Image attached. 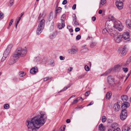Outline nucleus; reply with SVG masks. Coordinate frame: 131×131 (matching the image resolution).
Instances as JSON below:
<instances>
[{"label": "nucleus", "instance_id": "nucleus-1", "mask_svg": "<svg viewBox=\"0 0 131 131\" xmlns=\"http://www.w3.org/2000/svg\"><path fill=\"white\" fill-rule=\"evenodd\" d=\"M47 119L46 114L42 112L40 113L38 115L27 121V125L29 131H35L45 123Z\"/></svg>", "mask_w": 131, "mask_h": 131}, {"label": "nucleus", "instance_id": "nucleus-2", "mask_svg": "<svg viewBox=\"0 0 131 131\" xmlns=\"http://www.w3.org/2000/svg\"><path fill=\"white\" fill-rule=\"evenodd\" d=\"M27 53L26 49H22L21 48H18L16 51L13 55V57L18 59L20 57H23L25 56Z\"/></svg>", "mask_w": 131, "mask_h": 131}, {"label": "nucleus", "instance_id": "nucleus-3", "mask_svg": "<svg viewBox=\"0 0 131 131\" xmlns=\"http://www.w3.org/2000/svg\"><path fill=\"white\" fill-rule=\"evenodd\" d=\"M111 30L112 31V33H110L109 32L111 36L114 37V39L116 42L118 43L120 42L122 40V36L119 35L118 34L116 33V32L112 29H111Z\"/></svg>", "mask_w": 131, "mask_h": 131}, {"label": "nucleus", "instance_id": "nucleus-4", "mask_svg": "<svg viewBox=\"0 0 131 131\" xmlns=\"http://www.w3.org/2000/svg\"><path fill=\"white\" fill-rule=\"evenodd\" d=\"M45 23V20L44 19H42L40 22L37 29L36 33L37 34L39 35L41 32L44 27Z\"/></svg>", "mask_w": 131, "mask_h": 131}, {"label": "nucleus", "instance_id": "nucleus-5", "mask_svg": "<svg viewBox=\"0 0 131 131\" xmlns=\"http://www.w3.org/2000/svg\"><path fill=\"white\" fill-rule=\"evenodd\" d=\"M114 26L119 31H122L123 28V26L121 22L119 21L114 22Z\"/></svg>", "mask_w": 131, "mask_h": 131}, {"label": "nucleus", "instance_id": "nucleus-6", "mask_svg": "<svg viewBox=\"0 0 131 131\" xmlns=\"http://www.w3.org/2000/svg\"><path fill=\"white\" fill-rule=\"evenodd\" d=\"M124 0H117L115 3L116 6L119 9H122L123 7V2Z\"/></svg>", "mask_w": 131, "mask_h": 131}, {"label": "nucleus", "instance_id": "nucleus-7", "mask_svg": "<svg viewBox=\"0 0 131 131\" xmlns=\"http://www.w3.org/2000/svg\"><path fill=\"white\" fill-rule=\"evenodd\" d=\"M120 116V118L122 120H124L127 117V113L125 108L122 111Z\"/></svg>", "mask_w": 131, "mask_h": 131}, {"label": "nucleus", "instance_id": "nucleus-8", "mask_svg": "<svg viewBox=\"0 0 131 131\" xmlns=\"http://www.w3.org/2000/svg\"><path fill=\"white\" fill-rule=\"evenodd\" d=\"M11 45L9 46L7 49L4 52L3 54V58L6 59L8 56L10 51V49L12 47Z\"/></svg>", "mask_w": 131, "mask_h": 131}, {"label": "nucleus", "instance_id": "nucleus-9", "mask_svg": "<svg viewBox=\"0 0 131 131\" xmlns=\"http://www.w3.org/2000/svg\"><path fill=\"white\" fill-rule=\"evenodd\" d=\"M122 38L124 40V41L125 42H126L127 41L129 40V33L128 32L124 33L122 35Z\"/></svg>", "mask_w": 131, "mask_h": 131}, {"label": "nucleus", "instance_id": "nucleus-10", "mask_svg": "<svg viewBox=\"0 0 131 131\" xmlns=\"http://www.w3.org/2000/svg\"><path fill=\"white\" fill-rule=\"evenodd\" d=\"M78 51V49H71L69 50L68 51V52L69 53L71 54H75Z\"/></svg>", "mask_w": 131, "mask_h": 131}, {"label": "nucleus", "instance_id": "nucleus-11", "mask_svg": "<svg viewBox=\"0 0 131 131\" xmlns=\"http://www.w3.org/2000/svg\"><path fill=\"white\" fill-rule=\"evenodd\" d=\"M113 108L114 111L116 112L120 110V107L118 103L114 104L113 107Z\"/></svg>", "mask_w": 131, "mask_h": 131}, {"label": "nucleus", "instance_id": "nucleus-12", "mask_svg": "<svg viewBox=\"0 0 131 131\" xmlns=\"http://www.w3.org/2000/svg\"><path fill=\"white\" fill-rule=\"evenodd\" d=\"M37 68L36 67L32 68L30 70V72L31 74H35L37 72Z\"/></svg>", "mask_w": 131, "mask_h": 131}, {"label": "nucleus", "instance_id": "nucleus-13", "mask_svg": "<svg viewBox=\"0 0 131 131\" xmlns=\"http://www.w3.org/2000/svg\"><path fill=\"white\" fill-rule=\"evenodd\" d=\"M126 46H125L122 49V51L121 56H123L125 55L127 52V51L126 50Z\"/></svg>", "mask_w": 131, "mask_h": 131}, {"label": "nucleus", "instance_id": "nucleus-14", "mask_svg": "<svg viewBox=\"0 0 131 131\" xmlns=\"http://www.w3.org/2000/svg\"><path fill=\"white\" fill-rule=\"evenodd\" d=\"M126 23L127 27L131 29V21L129 20H127Z\"/></svg>", "mask_w": 131, "mask_h": 131}, {"label": "nucleus", "instance_id": "nucleus-15", "mask_svg": "<svg viewBox=\"0 0 131 131\" xmlns=\"http://www.w3.org/2000/svg\"><path fill=\"white\" fill-rule=\"evenodd\" d=\"M99 128L100 131H103L105 129V127L103 126L102 124H101L99 125Z\"/></svg>", "mask_w": 131, "mask_h": 131}, {"label": "nucleus", "instance_id": "nucleus-16", "mask_svg": "<svg viewBox=\"0 0 131 131\" xmlns=\"http://www.w3.org/2000/svg\"><path fill=\"white\" fill-rule=\"evenodd\" d=\"M112 69L113 68H110L106 71L104 74H102L101 75V76L107 75L108 74H109L111 72Z\"/></svg>", "mask_w": 131, "mask_h": 131}, {"label": "nucleus", "instance_id": "nucleus-17", "mask_svg": "<svg viewBox=\"0 0 131 131\" xmlns=\"http://www.w3.org/2000/svg\"><path fill=\"white\" fill-rule=\"evenodd\" d=\"M111 29H109L108 30H107L106 29H104L102 31V32L103 34H106L107 32H108V33L110 34L109 33L110 32V33H112V31L111 30Z\"/></svg>", "mask_w": 131, "mask_h": 131}, {"label": "nucleus", "instance_id": "nucleus-18", "mask_svg": "<svg viewBox=\"0 0 131 131\" xmlns=\"http://www.w3.org/2000/svg\"><path fill=\"white\" fill-rule=\"evenodd\" d=\"M66 19V16L64 15H63L61 17V20L62 23V25H64V21Z\"/></svg>", "mask_w": 131, "mask_h": 131}, {"label": "nucleus", "instance_id": "nucleus-19", "mask_svg": "<svg viewBox=\"0 0 131 131\" xmlns=\"http://www.w3.org/2000/svg\"><path fill=\"white\" fill-rule=\"evenodd\" d=\"M57 34V32L55 31L54 32L53 34H51L50 36V38L51 39H53L55 37L56 35Z\"/></svg>", "mask_w": 131, "mask_h": 131}, {"label": "nucleus", "instance_id": "nucleus-20", "mask_svg": "<svg viewBox=\"0 0 131 131\" xmlns=\"http://www.w3.org/2000/svg\"><path fill=\"white\" fill-rule=\"evenodd\" d=\"M110 77H111V76L110 77V76L108 77V82L110 84H113L114 83L113 80L110 78Z\"/></svg>", "mask_w": 131, "mask_h": 131}, {"label": "nucleus", "instance_id": "nucleus-21", "mask_svg": "<svg viewBox=\"0 0 131 131\" xmlns=\"http://www.w3.org/2000/svg\"><path fill=\"white\" fill-rule=\"evenodd\" d=\"M122 99L124 102L128 100V98L126 95H123L121 97Z\"/></svg>", "mask_w": 131, "mask_h": 131}, {"label": "nucleus", "instance_id": "nucleus-22", "mask_svg": "<svg viewBox=\"0 0 131 131\" xmlns=\"http://www.w3.org/2000/svg\"><path fill=\"white\" fill-rule=\"evenodd\" d=\"M65 26V24L64 25H62V23L61 22V24H59L58 25V27L60 29H61L62 28H63Z\"/></svg>", "mask_w": 131, "mask_h": 131}, {"label": "nucleus", "instance_id": "nucleus-23", "mask_svg": "<svg viewBox=\"0 0 131 131\" xmlns=\"http://www.w3.org/2000/svg\"><path fill=\"white\" fill-rule=\"evenodd\" d=\"M106 2V0H101L100 6H102V5L104 4Z\"/></svg>", "mask_w": 131, "mask_h": 131}, {"label": "nucleus", "instance_id": "nucleus-24", "mask_svg": "<svg viewBox=\"0 0 131 131\" xmlns=\"http://www.w3.org/2000/svg\"><path fill=\"white\" fill-rule=\"evenodd\" d=\"M111 94L109 92H107L106 95L107 99H109L110 96H111Z\"/></svg>", "mask_w": 131, "mask_h": 131}, {"label": "nucleus", "instance_id": "nucleus-25", "mask_svg": "<svg viewBox=\"0 0 131 131\" xmlns=\"http://www.w3.org/2000/svg\"><path fill=\"white\" fill-rule=\"evenodd\" d=\"M124 107H128L129 106V103L128 102H125L124 103Z\"/></svg>", "mask_w": 131, "mask_h": 131}, {"label": "nucleus", "instance_id": "nucleus-26", "mask_svg": "<svg viewBox=\"0 0 131 131\" xmlns=\"http://www.w3.org/2000/svg\"><path fill=\"white\" fill-rule=\"evenodd\" d=\"M107 119V118L106 117L104 116H102V122L103 123H104L105 122Z\"/></svg>", "mask_w": 131, "mask_h": 131}, {"label": "nucleus", "instance_id": "nucleus-27", "mask_svg": "<svg viewBox=\"0 0 131 131\" xmlns=\"http://www.w3.org/2000/svg\"><path fill=\"white\" fill-rule=\"evenodd\" d=\"M14 0H10L9 4V6H12L14 4Z\"/></svg>", "mask_w": 131, "mask_h": 131}, {"label": "nucleus", "instance_id": "nucleus-28", "mask_svg": "<svg viewBox=\"0 0 131 131\" xmlns=\"http://www.w3.org/2000/svg\"><path fill=\"white\" fill-rule=\"evenodd\" d=\"M96 43L95 42H92L90 45V47L91 48H93L96 45Z\"/></svg>", "mask_w": 131, "mask_h": 131}, {"label": "nucleus", "instance_id": "nucleus-29", "mask_svg": "<svg viewBox=\"0 0 131 131\" xmlns=\"http://www.w3.org/2000/svg\"><path fill=\"white\" fill-rule=\"evenodd\" d=\"M79 100V98H77L73 101L72 104H73L77 103Z\"/></svg>", "mask_w": 131, "mask_h": 131}, {"label": "nucleus", "instance_id": "nucleus-30", "mask_svg": "<svg viewBox=\"0 0 131 131\" xmlns=\"http://www.w3.org/2000/svg\"><path fill=\"white\" fill-rule=\"evenodd\" d=\"M61 8L60 7H58L57 9L56 10V13H59L61 11Z\"/></svg>", "mask_w": 131, "mask_h": 131}, {"label": "nucleus", "instance_id": "nucleus-31", "mask_svg": "<svg viewBox=\"0 0 131 131\" xmlns=\"http://www.w3.org/2000/svg\"><path fill=\"white\" fill-rule=\"evenodd\" d=\"M131 61V57H130L127 60L126 62V64H128L130 63Z\"/></svg>", "mask_w": 131, "mask_h": 131}, {"label": "nucleus", "instance_id": "nucleus-32", "mask_svg": "<svg viewBox=\"0 0 131 131\" xmlns=\"http://www.w3.org/2000/svg\"><path fill=\"white\" fill-rule=\"evenodd\" d=\"M4 107L5 109H7L9 108V105L8 104H5L4 105Z\"/></svg>", "mask_w": 131, "mask_h": 131}, {"label": "nucleus", "instance_id": "nucleus-33", "mask_svg": "<svg viewBox=\"0 0 131 131\" xmlns=\"http://www.w3.org/2000/svg\"><path fill=\"white\" fill-rule=\"evenodd\" d=\"M25 74L24 72H22L20 73L19 74V75L20 77H23L24 76Z\"/></svg>", "mask_w": 131, "mask_h": 131}, {"label": "nucleus", "instance_id": "nucleus-34", "mask_svg": "<svg viewBox=\"0 0 131 131\" xmlns=\"http://www.w3.org/2000/svg\"><path fill=\"white\" fill-rule=\"evenodd\" d=\"M128 127H124L123 128L122 131H128Z\"/></svg>", "mask_w": 131, "mask_h": 131}, {"label": "nucleus", "instance_id": "nucleus-35", "mask_svg": "<svg viewBox=\"0 0 131 131\" xmlns=\"http://www.w3.org/2000/svg\"><path fill=\"white\" fill-rule=\"evenodd\" d=\"M85 70L86 71H88L89 70V67L87 65H86L85 67Z\"/></svg>", "mask_w": 131, "mask_h": 131}, {"label": "nucleus", "instance_id": "nucleus-36", "mask_svg": "<svg viewBox=\"0 0 131 131\" xmlns=\"http://www.w3.org/2000/svg\"><path fill=\"white\" fill-rule=\"evenodd\" d=\"M73 21L77 20V17L75 14H74L73 15Z\"/></svg>", "mask_w": 131, "mask_h": 131}, {"label": "nucleus", "instance_id": "nucleus-37", "mask_svg": "<svg viewBox=\"0 0 131 131\" xmlns=\"http://www.w3.org/2000/svg\"><path fill=\"white\" fill-rule=\"evenodd\" d=\"M120 67V66L119 65H117L115 66L114 67V68L115 70H117Z\"/></svg>", "mask_w": 131, "mask_h": 131}, {"label": "nucleus", "instance_id": "nucleus-38", "mask_svg": "<svg viewBox=\"0 0 131 131\" xmlns=\"http://www.w3.org/2000/svg\"><path fill=\"white\" fill-rule=\"evenodd\" d=\"M4 17V14L2 13H0V18L2 19H3Z\"/></svg>", "mask_w": 131, "mask_h": 131}, {"label": "nucleus", "instance_id": "nucleus-39", "mask_svg": "<svg viewBox=\"0 0 131 131\" xmlns=\"http://www.w3.org/2000/svg\"><path fill=\"white\" fill-rule=\"evenodd\" d=\"M123 69L125 72H127L128 70V69L127 68H123Z\"/></svg>", "mask_w": 131, "mask_h": 131}, {"label": "nucleus", "instance_id": "nucleus-40", "mask_svg": "<svg viewBox=\"0 0 131 131\" xmlns=\"http://www.w3.org/2000/svg\"><path fill=\"white\" fill-rule=\"evenodd\" d=\"M81 36L80 35H79L77 36L76 37V39L77 40H79L81 39Z\"/></svg>", "mask_w": 131, "mask_h": 131}, {"label": "nucleus", "instance_id": "nucleus-41", "mask_svg": "<svg viewBox=\"0 0 131 131\" xmlns=\"http://www.w3.org/2000/svg\"><path fill=\"white\" fill-rule=\"evenodd\" d=\"M90 93V91H88L85 92V95L86 96H88L89 95V94Z\"/></svg>", "mask_w": 131, "mask_h": 131}, {"label": "nucleus", "instance_id": "nucleus-42", "mask_svg": "<svg viewBox=\"0 0 131 131\" xmlns=\"http://www.w3.org/2000/svg\"><path fill=\"white\" fill-rule=\"evenodd\" d=\"M74 24L76 25H79V23L76 20L73 21Z\"/></svg>", "mask_w": 131, "mask_h": 131}, {"label": "nucleus", "instance_id": "nucleus-43", "mask_svg": "<svg viewBox=\"0 0 131 131\" xmlns=\"http://www.w3.org/2000/svg\"><path fill=\"white\" fill-rule=\"evenodd\" d=\"M121 129L119 128H117L116 129H114L113 131H121Z\"/></svg>", "mask_w": 131, "mask_h": 131}, {"label": "nucleus", "instance_id": "nucleus-44", "mask_svg": "<svg viewBox=\"0 0 131 131\" xmlns=\"http://www.w3.org/2000/svg\"><path fill=\"white\" fill-rule=\"evenodd\" d=\"M80 30V28L78 27L76 28L75 29V31L76 32H78Z\"/></svg>", "mask_w": 131, "mask_h": 131}, {"label": "nucleus", "instance_id": "nucleus-45", "mask_svg": "<svg viewBox=\"0 0 131 131\" xmlns=\"http://www.w3.org/2000/svg\"><path fill=\"white\" fill-rule=\"evenodd\" d=\"M116 125V124H113L111 125V127L112 128H115V125Z\"/></svg>", "mask_w": 131, "mask_h": 131}, {"label": "nucleus", "instance_id": "nucleus-46", "mask_svg": "<svg viewBox=\"0 0 131 131\" xmlns=\"http://www.w3.org/2000/svg\"><path fill=\"white\" fill-rule=\"evenodd\" d=\"M20 19H21L20 17H18V18H17V24H18Z\"/></svg>", "mask_w": 131, "mask_h": 131}, {"label": "nucleus", "instance_id": "nucleus-47", "mask_svg": "<svg viewBox=\"0 0 131 131\" xmlns=\"http://www.w3.org/2000/svg\"><path fill=\"white\" fill-rule=\"evenodd\" d=\"M67 0H64L62 3V4L63 5H65L67 4Z\"/></svg>", "mask_w": 131, "mask_h": 131}, {"label": "nucleus", "instance_id": "nucleus-48", "mask_svg": "<svg viewBox=\"0 0 131 131\" xmlns=\"http://www.w3.org/2000/svg\"><path fill=\"white\" fill-rule=\"evenodd\" d=\"M76 5L75 4H74L72 7V9L73 10H74L76 9Z\"/></svg>", "mask_w": 131, "mask_h": 131}, {"label": "nucleus", "instance_id": "nucleus-49", "mask_svg": "<svg viewBox=\"0 0 131 131\" xmlns=\"http://www.w3.org/2000/svg\"><path fill=\"white\" fill-rule=\"evenodd\" d=\"M68 87H65L61 91H60V92H61L62 91H64V90H66L68 88Z\"/></svg>", "mask_w": 131, "mask_h": 131}, {"label": "nucleus", "instance_id": "nucleus-50", "mask_svg": "<svg viewBox=\"0 0 131 131\" xmlns=\"http://www.w3.org/2000/svg\"><path fill=\"white\" fill-rule=\"evenodd\" d=\"M60 59L61 60H63L64 59V58L62 56H61L60 57Z\"/></svg>", "mask_w": 131, "mask_h": 131}, {"label": "nucleus", "instance_id": "nucleus-51", "mask_svg": "<svg viewBox=\"0 0 131 131\" xmlns=\"http://www.w3.org/2000/svg\"><path fill=\"white\" fill-rule=\"evenodd\" d=\"M49 79L48 77H47L43 79V80L44 81H46L48 80Z\"/></svg>", "mask_w": 131, "mask_h": 131}, {"label": "nucleus", "instance_id": "nucleus-52", "mask_svg": "<svg viewBox=\"0 0 131 131\" xmlns=\"http://www.w3.org/2000/svg\"><path fill=\"white\" fill-rule=\"evenodd\" d=\"M13 22V19H12L11 20L9 23V26H10L12 24V23Z\"/></svg>", "mask_w": 131, "mask_h": 131}, {"label": "nucleus", "instance_id": "nucleus-53", "mask_svg": "<svg viewBox=\"0 0 131 131\" xmlns=\"http://www.w3.org/2000/svg\"><path fill=\"white\" fill-rule=\"evenodd\" d=\"M96 19V18L95 16H93L92 18V20L93 21H94Z\"/></svg>", "mask_w": 131, "mask_h": 131}, {"label": "nucleus", "instance_id": "nucleus-54", "mask_svg": "<svg viewBox=\"0 0 131 131\" xmlns=\"http://www.w3.org/2000/svg\"><path fill=\"white\" fill-rule=\"evenodd\" d=\"M93 103H94L93 102V101H92L89 104H88L87 105V106H88L91 105L93 104Z\"/></svg>", "mask_w": 131, "mask_h": 131}, {"label": "nucleus", "instance_id": "nucleus-55", "mask_svg": "<svg viewBox=\"0 0 131 131\" xmlns=\"http://www.w3.org/2000/svg\"><path fill=\"white\" fill-rule=\"evenodd\" d=\"M66 122L67 123H69L70 122V120L69 119H67L66 121Z\"/></svg>", "mask_w": 131, "mask_h": 131}, {"label": "nucleus", "instance_id": "nucleus-56", "mask_svg": "<svg viewBox=\"0 0 131 131\" xmlns=\"http://www.w3.org/2000/svg\"><path fill=\"white\" fill-rule=\"evenodd\" d=\"M73 68L72 67H70L69 69H68V70L70 71H71L72 70Z\"/></svg>", "mask_w": 131, "mask_h": 131}, {"label": "nucleus", "instance_id": "nucleus-57", "mask_svg": "<svg viewBox=\"0 0 131 131\" xmlns=\"http://www.w3.org/2000/svg\"><path fill=\"white\" fill-rule=\"evenodd\" d=\"M110 17L111 18V19L112 20H114V18L113 16H111Z\"/></svg>", "mask_w": 131, "mask_h": 131}, {"label": "nucleus", "instance_id": "nucleus-58", "mask_svg": "<svg viewBox=\"0 0 131 131\" xmlns=\"http://www.w3.org/2000/svg\"><path fill=\"white\" fill-rule=\"evenodd\" d=\"M128 131H131V126H130L128 127Z\"/></svg>", "mask_w": 131, "mask_h": 131}, {"label": "nucleus", "instance_id": "nucleus-59", "mask_svg": "<svg viewBox=\"0 0 131 131\" xmlns=\"http://www.w3.org/2000/svg\"><path fill=\"white\" fill-rule=\"evenodd\" d=\"M102 13V10H100L99 11V13L100 14H101Z\"/></svg>", "mask_w": 131, "mask_h": 131}, {"label": "nucleus", "instance_id": "nucleus-60", "mask_svg": "<svg viewBox=\"0 0 131 131\" xmlns=\"http://www.w3.org/2000/svg\"><path fill=\"white\" fill-rule=\"evenodd\" d=\"M69 31L70 32H73V30L72 29H69Z\"/></svg>", "mask_w": 131, "mask_h": 131}, {"label": "nucleus", "instance_id": "nucleus-61", "mask_svg": "<svg viewBox=\"0 0 131 131\" xmlns=\"http://www.w3.org/2000/svg\"><path fill=\"white\" fill-rule=\"evenodd\" d=\"M54 28V26H51L50 27V29H51L52 30H53Z\"/></svg>", "mask_w": 131, "mask_h": 131}, {"label": "nucleus", "instance_id": "nucleus-62", "mask_svg": "<svg viewBox=\"0 0 131 131\" xmlns=\"http://www.w3.org/2000/svg\"><path fill=\"white\" fill-rule=\"evenodd\" d=\"M24 12H23L21 14V15H20V17H21L22 16L24 15Z\"/></svg>", "mask_w": 131, "mask_h": 131}, {"label": "nucleus", "instance_id": "nucleus-63", "mask_svg": "<svg viewBox=\"0 0 131 131\" xmlns=\"http://www.w3.org/2000/svg\"><path fill=\"white\" fill-rule=\"evenodd\" d=\"M75 96V95H72V96H71V98H72V97H74Z\"/></svg>", "mask_w": 131, "mask_h": 131}, {"label": "nucleus", "instance_id": "nucleus-64", "mask_svg": "<svg viewBox=\"0 0 131 131\" xmlns=\"http://www.w3.org/2000/svg\"><path fill=\"white\" fill-rule=\"evenodd\" d=\"M18 24H17V23L15 25V28H17V26Z\"/></svg>", "mask_w": 131, "mask_h": 131}]
</instances>
